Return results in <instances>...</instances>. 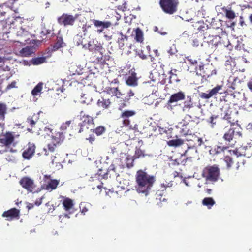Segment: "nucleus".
<instances>
[{
	"mask_svg": "<svg viewBox=\"0 0 252 252\" xmlns=\"http://www.w3.org/2000/svg\"><path fill=\"white\" fill-rule=\"evenodd\" d=\"M7 112V107L5 104L0 103V121L5 119V115Z\"/></svg>",
	"mask_w": 252,
	"mask_h": 252,
	"instance_id": "nucleus-42",
	"label": "nucleus"
},
{
	"mask_svg": "<svg viewBox=\"0 0 252 252\" xmlns=\"http://www.w3.org/2000/svg\"><path fill=\"white\" fill-rule=\"evenodd\" d=\"M62 204L64 209L67 212H70L74 206L73 200L69 198H65L63 200Z\"/></svg>",
	"mask_w": 252,
	"mask_h": 252,
	"instance_id": "nucleus-29",
	"label": "nucleus"
},
{
	"mask_svg": "<svg viewBox=\"0 0 252 252\" xmlns=\"http://www.w3.org/2000/svg\"><path fill=\"white\" fill-rule=\"evenodd\" d=\"M237 80H238V79L237 78L234 79H233V82L230 85V86H228V87H229L230 88L232 89V90L236 89V84H235V82H236V81Z\"/></svg>",
	"mask_w": 252,
	"mask_h": 252,
	"instance_id": "nucleus-60",
	"label": "nucleus"
},
{
	"mask_svg": "<svg viewBox=\"0 0 252 252\" xmlns=\"http://www.w3.org/2000/svg\"><path fill=\"white\" fill-rule=\"evenodd\" d=\"M83 124H82V122H81L79 124L78 126L76 127L75 130L78 133H81L86 129H88L90 128V126H88L87 125H85L84 126H83Z\"/></svg>",
	"mask_w": 252,
	"mask_h": 252,
	"instance_id": "nucleus-47",
	"label": "nucleus"
},
{
	"mask_svg": "<svg viewBox=\"0 0 252 252\" xmlns=\"http://www.w3.org/2000/svg\"><path fill=\"white\" fill-rule=\"evenodd\" d=\"M87 140H88L91 144H93V143L95 140V137L94 134H91L89 136L88 138H86Z\"/></svg>",
	"mask_w": 252,
	"mask_h": 252,
	"instance_id": "nucleus-58",
	"label": "nucleus"
},
{
	"mask_svg": "<svg viewBox=\"0 0 252 252\" xmlns=\"http://www.w3.org/2000/svg\"><path fill=\"white\" fill-rule=\"evenodd\" d=\"M94 63L97 64H100L104 65L105 63V60L103 58V56L101 53L100 54V56H97L94 61Z\"/></svg>",
	"mask_w": 252,
	"mask_h": 252,
	"instance_id": "nucleus-48",
	"label": "nucleus"
},
{
	"mask_svg": "<svg viewBox=\"0 0 252 252\" xmlns=\"http://www.w3.org/2000/svg\"><path fill=\"white\" fill-rule=\"evenodd\" d=\"M229 148V146L227 145L224 146H217L212 150V151L214 155H218L224 152L225 150H227Z\"/></svg>",
	"mask_w": 252,
	"mask_h": 252,
	"instance_id": "nucleus-38",
	"label": "nucleus"
},
{
	"mask_svg": "<svg viewBox=\"0 0 252 252\" xmlns=\"http://www.w3.org/2000/svg\"><path fill=\"white\" fill-rule=\"evenodd\" d=\"M134 95V93H133V92L132 91V90H130L128 93H127V95H126V96L127 98H129V100L130 99L131 97L132 96H133Z\"/></svg>",
	"mask_w": 252,
	"mask_h": 252,
	"instance_id": "nucleus-61",
	"label": "nucleus"
},
{
	"mask_svg": "<svg viewBox=\"0 0 252 252\" xmlns=\"http://www.w3.org/2000/svg\"><path fill=\"white\" fill-rule=\"evenodd\" d=\"M167 52L170 55H173L175 54L177 51L175 49V47L174 46V48H173V47H170L169 49L168 50Z\"/></svg>",
	"mask_w": 252,
	"mask_h": 252,
	"instance_id": "nucleus-59",
	"label": "nucleus"
},
{
	"mask_svg": "<svg viewBox=\"0 0 252 252\" xmlns=\"http://www.w3.org/2000/svg\"><path fill=\"white\" fill-rule=\"evenodd\" d=\"M134 39L135 41L139 43L143 42L144 40L143 32L139 28H137L134 30Z\"/></svg>",
	"mask_w": 252,
	"mask_h": 252,
	"instance_id": "nucleus-31",
	"label": "nucleus"
},
{
	"mask_svg": "<svg viewBox=\"0 0 252 252\" xmlns=\"http://www.w3.org/2000/svg\"><path fill=\"white\" fill-rule=\"evenodd\" d=\"M193 107V103L192 101L191 98L190 97L189 100L184 101L182 109L184 112H188Z\"/></svg>",
	"mask_w": 252,
	"mask_h": 252,
	"instance_id": "nucleus-37",
	"label": "nucleus"
},
{
	"mask_svg": "<svg viewBox=\"0 0 252 252\" xmlns=\"http://www.w3.org/2000/svg\"><path fill=\"white\" fill-rule=\"evenodd\" d=\"M202 204L208 208H211L215 204V201L212 197H206L203 199Z\"/></svg>",
	"mask_w": 252,
	"mask_h": 252,
	"instance_id": "nucleus-40",
	"label": "nucleus"
},
{
	"mask_svg": "<svg viewBox=\"0 0 252 252\" xmlns=\"http://www.w3.org/2000/svg\"><path fill=\"white\" fill-rule=\"evenodd\" d=\"M15 137L11 132H6L0 136V143L3 146L9 147L14 142Z\"/></svg>",
	"mask_w": 252,
	"mask_h": 252,
	"instance_id": "nucleus-10",
	"label": "nucleus"
},
{
	"mask_svg": "<svg viewBox=\"0 0 252 252\" xmlns=\"http://www.w3.org/2000/svg\"><path fill=\"white\" fill-rule=\"evenodd\" d=\"M139 57L142 60H145L147 59V56L145 55L142 50L139 51L138 54Z\"/></svg>",
	"mask_w": 252,
	"mask_h": 252,
	"instance_id": "nucleus-57",
	"label": "nucleus"
},
{
	"mask_svg": "<svg viewBox=\"0 0 252 252\" xmlns=\"http://www.w3.org/2000/svg\"><path fill=\"white\" fill-rule=\"evenodd\" d=\"M193 26L199 32L201 33L208 30L207 25L203 21H198L195 23Z\"/></svg>",
	"mask_w": 252,
	"mask_h": 252,
	"instance_id": "nucleus-32",
	"label": "nucleus"
},
{
	"mask_svg": "<svg viewBox=\"0 0 252 252\" xmlns=\"http://www.w3.org/2000/svg\"><path fill=\"white\" fill-rule=\"evenodd\" d=\"M241 129L240 125L238 123H230V127L229 130L226 132L223 136V139L225 141V145L229 146V147H232L234 144L232 143L235 134L239 136L242 134L240 131Z\"/></svg>",
	"mask_w": 252,
	"mask_h": 252,
	"instance_id": "nucleus-2",
	"label": "nucleus"
},
{
	"mask_svg": "<svg viewBox=\"0 0 252 252\" xmlns=\"http://www.w3.org/2000/svg\"><path fill=\"white\" fill-rule=\"evenodd\" d=\"M20 185L28 191L32 192L35 189L34 181L28 177H24L19 181Z\"/></svg>",
	"mask_w": 252,
	"mask_h": 252,
	"instance_id": "nucleus-7",
	"label": "nucleus"
},
{
	"mask_svg": "<svg viewBox=\"0 0 252 252\" xmlns=\"http://www.w3.org/2000/svg\"><path fill=\"white\" fill-rule=\"evenodd\" d=\"M72 123V121H67L65 123H63L61 126V129L62 130H66L68 127Z\"/></svg>",
	"mask_w": 252,
	"mask_h": 252,
	"instance_id": "nucleus-54",
	"label": "nucleus"
},
{
	"mask_svg": "<svg viewBox=\"0 0 252 252\" xmlns=\"http://www.w3.org/2000/svg\"><path fill=\"white\" fill-rule=\"evenodd\" d=\"M46 59L45 57H38L33 59V63L34 64L38 65L44 63Z\"/></svg>",
	"mask_w": 252,
	"mask_h": 252,
	"instance_id": "nucleus-52",
	"label": "nucleus"
},
{
	"mask_svg": "<svg viewBox=\"0 0 252 252\" xmlns=\"http://www.w3.org/2000/svg\"><path fill=\"white\" fill-rule=\"evenodd\" d=\"M222 10L224 12L225 16L227 18L230 20H232L235 18V13L233 10L231 9V8L228 9L224 7L222 8Z\"/></svg>",
	"mask_w": 252,
	"mask_h": 252,
	"instance_id": "nucleus-36",
	"label": "nucleus"
},
{
	"mask_svg": "<svg viewBox=\"0 0 252 252\" xmlns=\"http://www.w3.org/2000/svg\"><path fill=\"white\" fill-rule=\"evenodd\" d=\"M222 85H217L215 87L213 88L212 90L209 91L207 93L202 92L199 93V96L202 99H208L216 95L218 93L221 94L222 93H220L219 91L222 89Z\"/></svg>",
	"mask_w": 252,
	"mask_h": 252,
	"instance_id": "nucleus-11",
	"label": "nucleus"
},
{
	"mask_svg": "<svg viewBox=\"0 0 252 252\" xmlns=\"http://www.w3.org/2000/svg\"><path fill=\"white\" fill-rule=\"evenodd\" d=\"M93 23L94 26L98 28L96 31L98 33H101L104 29L110 27L112 25L109 21H101L94 19L93 20Z\"/></svg>",
	"mask_w": 252,
	"mask_h": 252,
	"instance_id": "nucleus-15",
	"label": "nucleus"
},
{
	"mask_svg": "<svg viewBox=\"0 0 252 252\" xmlns=\"http://www.w3.org/2000/svg\"><path fill=\"white\" fill-rule=\"evenodd\" d=\"M17 36L25 42L30 39L31 34L25 29L21 27L17 31Z\"/></svg>",
	"mask_w": 252,
	"mask_h": 252,
	"instance_id": "nucleus-19",
	"label": "nucleus"
},
{
	"mask_svg": "<svg viewBox=\"0 0 252 252\" xmlns=\"http://www.w3.org/2000/svg\"><path fill=\"white\" fill-rule=\"evenodd\" d=\"M118 91V87H107L105 88V92L107 94L114 96L115 93Z\"/></svg>",
	"mask_w": 252,
	"mask_h": 252,
	"instance_id": "nucleus-49",
	"label": "nucleus"
},
{
	"mask_svg": "<svg viewBox=\"0 0 252 252\" xmlns=\"http://www.w3.org/2000/svg\"><path fill=\"white\" fill-rule=\"evenodd\" d=\"M77 18V15L73 16L67 13H63L58 18L57 21L60 25L64 26H73Z\"/></svg>",
	"mask_w": 252,
	"mask_h": 252,
	"instance_id": "nucleus-6",
	"label": "nucleus"
},
{
	"mask_svg": "<svg viewBox=\"0 0 252 252\" xmlns=\"http://www.w3.org/2000/svg\"><path fill=\"white\" fill-rule=\"evenodd\" d=\"M59 184V180L51 179L48 182L47 184L46 185L45 189L48 191H51L57 188Z\"/></svg>",
	"mask_w": 252,
	"mask_h": 252,
	"instance_id": "nucleus-26",
	"label": "nucleus"
},
{
	"mask_svg": "<svg viewBox=\"0 0 252 252\" xmlns=\"http://www.w3.org/2000/svg\"><path fill=\"white\" fill-rule=\"evenodd\" d=\"M116 102L118 109L121 111L126 107L128 104L129 103V98H127L126 96L116 99Z\"/></svg>",
	"mask_w": 252,
	"mask_h": 252,
	"instance_id": "nucleus-23",
	"label": "nucleus"
},
{
	"mask_svg": "<svg viewBox=\"0 0 252 252\" xmlns=\"http://www.w3.org/2000/svg\"><path fill=\"white\" fill-rule=\"evenodd\" d=\"M220 169L217 165L207 166L203 170L202 177L206 181L214 182L217 181L220 176Z\"/></svg>",
	"mask_w": 252,
	"mask_h": 252,
	"instance_id": "nucleus-3",
	"label": "nucleus"
},
{
	"mask_svg": "<svg viewBox=\"0 0 252 252\" xmlns=\"http://www.w3.org/2000/svg\"><path fill=\"white\" fill-rule=\"evenodd\" d=\"M127 41V36L121 33V37L118 40V44L120 49L122 50L126 49V48L128 47Z\"/></svg>",
	"mask_w": 252,
	"mask_h": 252,
	"instance_id": "nucleus-22",
	"label": "nucleus"
},
{
	"mask_svg": "<svg viewBox=\"0 0 252 252\" xmlns=\"http://www.w3.org/2000/svg\"><path fill=\"white\" fill-rule=\"evenodd\" d=\"M16 82L14 81L12 82L10 84H9L5 88L6 91H8L12 88H14L16 87Z\"/></svg>",
	"mask_w": 252,
	"mask_h": 252,
	"instance_id": "nucleus-56",
	"label": "nucleus"
},
{
	"mask_svg": "<svg viewBox=\"0 0 252 252\" xmlns=\"http://www.w3.org/2000/svg\"><path fill=\"white\" fill-rule=\"evenodd\" d=\"M64 43L62 37L58 36L57 40L53 45L51 46V50L52 52L55 51L59 48L64 46Z\"/></svg>",
	"mask_w": 252,
	"mask_h": 252,
	"instance_id": "nucleus-30",
	"label": "nucleus"
},
{
	"mask_svg": "<svg viewBox=\"0 0 252 252\" xmlns=\"http://www.w3.org/2000/svg\"><path fill=\"white\" fill-rule=\"evenodd\" d=\"M188 141H191L193 142L191 147L193 148L197 146H200L203 143L202 138L198 137L195 135H192L191 139L188 140Z\"/></svg>",
	"mask_w": 252,
	"mask_h": 252,
	"instance_id": "nucleus-35",
	"label": "nucleus"
},
{
	"mask_svg": "<svg viewBox=\"0 0 252 252\" xmlns=\"http://www.w3.org/2000/svg\"><path fill=\"white\" fill-rule=\"evenodd\" d=\"M35 145L33 143L29 142L26 145L22 153V157L25 159H30L34 155L35 151Z\"/></svg>",
	"mask_w": 252,
	"mask_h": 252,
	"instance_id": "nucleus-8",
	"label": "nucleus"
},
{
	"mask_svg": "<svg viewBox=\"0 0 252 252\" xmlns=\"http://www.w3.org/2000/svg\"><path fill=\"white\" fill-rule=\"evenodd\" d=\"M123 116L125 117L129 118L135 115L136 112L134 110H125L122 112Z\"/></svg>",
	"mask_w": 252,
	"mask_h": 252,
	"instance_id": "nucleus-50",
	"label": "nucleus"
},
{
	"mask_svg": "<svg viewBox=\"0 0 252 252\" xmlns=\"http://www.w3.org/2000/svg\"><path fill=\"white\" fill-rule=\"evenodd\" d=\"M120 118L123 119L122 124L124 126L128 127L129 129H133L130 125V121L128 118L124 117L122 113L120 115Z\"/></svg>",
	"mask_w": 252,
	"mask_h": 252,
	"instance_id": "nucleus-45",
	"label": "nucleus"
},
{
	"mask_svg": "<svg viewBox=\"0 0 252 252\" xmlns=\"http://www.w3.org/2000/svg\"><path fill=\"white\" fill-rule=\"evenodd\" d=\"M83 47L86 48H88L89 51H100L103 47L100 43H98L97 41L96 44H94V41H93V43L92 44L90 42L88 43L87 45H83Z\"/></svg>",
	"mask_w": 252,
	"mask_h": 252,
	"instance_id": "nucleus-25",
	"label": "nucleus"
},
{
	"mask_svg": "<svg viewBox=\"0 0 252 252\" xmlns=\"http://www.w3.org/2000/svg\"><path fill=\"white\" fill-rule=\"evenodd\" d=\"M36 115H33L32 117H29L27 118V122L31 126L30 128H28L27 130L30 132H33V128L35 127V126L37 121L36 118Z\"/></svg>",
	"mask_w": 252,
	"mask_h": 252,
	"instance_id": "nucleus-27",
	"label": "nucleus"
},
{
	"mask_svg": "<svg viewBox=\"0 0 252 252\" xmlns=\"http://www.w3.org/2000/svg\"><path fill=\"white\" fill-rule=\"evenodd\" d=\"M42 32L43 33L44 35H46L50 34L51 33L53 34L52 31L50 30H46L45 31H42Z\"/></svg>",
	"mask_w": 252,
	"mask_h": 252,
	"instance_id": "nucleus-64",
	"label": "nucleus"
},
{
	"mask_svg": "<svg viewBox=\"0 0 252 252\" xmlns=\"http://www.w3.org/2000/svg\"><path fill=\"white\" fill-rule=\"evenodd\" d=\"M223 160L226 163L227 168H230L233 163L232 158L230 156H226L224 157Z\"/></svg>",
	"mask_w": 252,
	"mask_h": 252,
	"instance_id": "nucleus-51",
	"label": "nucleus"
},
{
	"mask_svg": "<svg viewBox=\"0 0 252 252\" xmlns=\"http://www.w3.org/2000/svg\"><path fill=\"white\" fill-rule=\"evenodd\" d=\"M195 123L193 121H191L189 123H187V124H184L183 126L185 127V128L182 129V131L181 133L182 135H191L192 134V130H193V125Z\"/></svg>",
	"mask_w": 252,
	"mask_h": 252,
	"instance_id": "nucleus-21",
	"label": "nucleus"
},
{
	"mask_svg": "<svg viewBox=\"0 0 252 252\" xmlns=\"http://www.w3.org/2000/svg\"><path fill=\"white\" fill-rule=\"evenodd\" d=\"M135 180L137 192L147 196L156 181V177L148 174L145 170L140 169L136 172Z\"/></svg>",
	"mask_w": 252,
	"mask_h": 252,
	"instance_id": "nucleus-1",
	"label": "nucleus"
},
{
	"mask_svg": "<svg viewBox=\"0 0 252 252\" xmlns=\"http://www.w3.org/2000/svg\"><path fill=\"white\" fill-rule=\"evenodd\" d=\"M97 106L104 110H109L112 105V102L110 98L103 95L99 98L96 103Z\"/></svg>",
	"mask_w": 252,
	"mask_h": 252,
	"instance_id": "nucleus-9",
	"label": "nucleus"
},
{
	"mask_svg": "<svg viewBox=\"0 0 252 252\" xmlns=\"http://www.w3.org/2000/svg\"><path fill=\"white\" fill-rule=\"evenodd\" d=\"M20 210L15 208H11L7 211H4L2 216L6 218L8 220H11L14 219H19L20 218Z\"/></svg>",
	"mask_w": 252,
	"mask_h": 252,
	"instance_id": "nucleus-12",
	"label": "nucleus"
},
{
	"mask_svg": "<svg viewBox=\"0 0 252 252\" xmlns=\"http://www.w3.org/2000/svg\"><path fill=\"white\" fill-rule=\"evenodd\" d=\"M43 83L41 82L37 84V85L35 86V87L32 91V95L33 96L37 95L38 94L42 91L43 88Z\"/></svg>",
	"mask_w": 252,
	"mask_h": 252,
	"instance_id": "nucleus-43",
	"label": "nucleus"
},
{
	"mask_svg": "<svg viewBox=\"0 0 252 252\" xmlns=\"http://www.w3.org/2000/svg\"><path fill=\"white\" fill-rule=\"evenodd\" d=\"M79 207L80 209V212L83 215H85V213L88 211V208L86 206V204H85V203H81L80 204Z\"/></svg>",
	"mask_w": 252,
	"mask_h": 252,
	"instance_id": "nucleus-53",
	"label": "nucleus"
},
{
	"mask_svg": "<svg viewBox=\"0 0 252 252\" xmlns=\"http://www.w3.org/2000/svg\"><path fill=\"white\" fill-rule=\"evenodd\" d=\"M136 73L133 72L127 78L126 84L129 86H135L137 85V78L136 76Z\"/></svg>",
	"mask_w": 252,
	"mask_h": 252,
	"instance_id": "nucleus-33",
	"label": "nucleus"
},
{
	"mask_svg": "<svg viewBox=\"0 0 252 252\" xmlns=\"http://www.w3.org/2000/svg\"><path fill=\"white\" fill-rule=\"evenodd\" d=\"M35 48L33 46H26L20 51V54L22 57H29L35 52Z\"/></svg>",
	"mask_w": 252,
	"mask_h": 252,
	"instance_id": "nucleus-24",
	"label": "nucleus"
},
{
	"mask_svg": "<svg viewBox=\"0 0 252 252\" xmlns=\"http://www.w3.org/2000/svg\"><path fill=\"white\" fill-rule=\"evenodd\" d=\"M178 4V0H160L159 1V5L162 10L164 13L170 15L177 11Z\"/></svg>",
	"mask_w": 252,
	"mask_h": 252,
	"instance_id": "nucleus-4",
	"label": "nucleus"
},
{
	"mask_svg": "<svg viewBox=\"0 0 252 252\" xmlns=\"http://www.w3.org/2000/svg\"><path fill=\"white\" fill-rule=\"evenodd\" d=\"M185 98V95L184 93L182 91H180L177 93L173 94L170 96L169 99L167 102V104L169 105L179 101L183 100Z\"/></svg>",
	"mask_w": 252,
	"mask_h": 252,
	"instance_id": "nucleus-16",
	"label": "nucleus"
},
{
	"mask_svg": "<svg viewBox=\"0 0 252 252\" xmlns=\"http://www.w3.org/2000/svg\"><path fill=\"white\" fill-rule=\"evenodd\" d=\"M83 111H82L80 112V115L82 116V124L83 126L87 125L88 126H92V127L94 128V122L92 117L89 115H82Z\"/></svg>",
	"mask_w": 252,
	"mask_h": 252,
	"instance_id": "nucleus-18",
	"label": "nucleus"
},
{
	"mask_svg": "<svg viewBox=\"0 0 252 252\" xmlns=\"http://www.w3.org/2000/svg\"><path fill=\"white\" fill-rule=\"evenodd\" d=\"M199 70L197 75L202 76L203 79L207 80V79L213 75H216L217 71L212 64H204L201 63L199 64Z\"/></svg>",
	"mask_w": 252,
	"mask_h": 252,
	"instance_id": "nucleus-5",
	"label": "nucleus"
},
{
	"mask_svg": "<svg viewBox=\"0 0 252 252\" xmlns=\"http://www.w3.org/2000/svg\"><path fill=\"white\" fill-rule=\"evenodd\" d=\"M90 130L92 131L97 136H100L105 132L106 128L103 126H99L95 128H91Z\"/></svg>",
	"mask_w": 252,
	"mask_h": 252,
	"instance_id": "nucleus-41",
	"label": "nucleus"
},
{
	"mask_svg": "<svg viewBox=\"0 0 252 252\" xmlns=\"http://www.w3.org/2000/svg\"><path fill=\"white\" fill-rule=\"evenodd\" d=\"M177 72V70L175 69H171L170 72V77H169V83H172L174 82H179L180 80L178 78L177 75L176 74Z\"/></svg>",
	"mask_w": 252,
	"mask_h": 252,
	"instance_id": "nucleus-39",
	"label": "nucleus"
},
{
	"mask_svg": "<svg viewBox=\"0 0 252 252\" xmlns=\"http://www.w3.org/2000/svg\"><path fill=\"white\" fill-rule=\"evenodd\" d=\"M65 138L64 134L63 132L58 131L52 133L51 136V141L60 145Z\"/></svg>",
	"mask_w": 252,
	"mask_h": 252,
	"instance_id": "nucleus-17",
	"label": "nucleus"
},
{
	"mask_svg": "<svg viewBox=\"0 0 252 252\" xmlns=\"http://www.w3.org/2000/svg\"><path fill=\"white\" fill-rule=\"evenodd\" d=\"M247 86L248 88L252 92V77L248 82Z\"/></svg>",
	"mask_w": 252,
	"mask_h": 252,
	"instance_id": "nucleus-62",
	"label": "nucleus"
},
{
	"mask_svg": "<svg viewBox=\"0 0 252 252\" xmlns=\"http://www.w3.org/2000/svg\"><path fill=\"white\" fill-rule=\"evenodd\" d=\"M44 131L47 132V133H52L53 129L50 128L49 126H46L44 128Z\"/></svg>",
	"mask_w": 252,
	"mask_h": 252,
	"instance_id": "nucleus-63",
	"label": "nucleus"
},
{
	"mask_svg": "<svg viewBox=\"0 0 252 252\" xmlns=\"http://www.w3.org/2000/svg\"><path fill=\"white\" fill-rule=\"evenodd\" d=\"M136 159L133 158V157L128 156L126 158V166L127 168H130L133 166L134 165V161Z\"/></svg>",
	"mask_w": 252,
	"mask_h": 252,
	"instance_id": "nucleus-46",
	"label": "nucleus"
},
{
	"mask_svg": "<svg viewBox=\"0 0 252 252\" xmlns=\"http://www.w3.org/2000/svg\"><path fill=\"white\" fill-rule=\"evenodd\" d=\"M114 96H115L116 97V99L120 98L121 97H123L125 96H126L125 94H123L120 90L118 87V91L115 93V94Z\"/></svg>",
	"mask_w": 252,
	"mask_h": 252,
	"instance_id": "nucleus-55",
	"label": "nucleus"
},
{
	"mask_svg": "<svg viewBox=\"0 0 252 252\" xmlns=\"http://www.w3.org/2000/svg\"><path fill=\"white\" fill-rule=\"evenodd\" d=\"M186 59L188 62V70L191 73H196L199 70V64H198L197 61L192 58L191 56L186 57Z\"/></svg>",
	"mask_w": 252,
	"mask_h": 252,
	"instance_id": "nucleus-14",
	"label": "nucleus"
},
{
	"mask_svg": "<svg viewBox=\"0 0 252 252\" xmlns=\"http://www.w3.org/2000/svg\"><path fill=\"white\" fill-rule=\"evenodd\" d=\"M59 145V144H56V143L51 141V143L47 145L48 151L46 149H44L45 151V155L46 156L49 155V151L52 153L55 152L56 150V149Z\"/></svg>",
	"mask_w": 252,
	"mask_h": 252,
	"instance_id": "nucleus-34",
	"label": "nucleus"
},
{
	"mask_svg": "<svg viewBox=\"0 0 252 252\" xmlns=\"http://www.w3.org/2000/svg\"><path fill=\"white\" fill-rule=\"evenodd\" d=\"M150 155L146 153L145 150H142L140 147L137 146L135 148L134 155H133V158L138 159L140 158H144L146 156H150Z\"/></svg>",
	"mask_w": 252,
	"mask_h": 252,
	"instance_id": "nucleus-28",
	"label": "nucleus"
},
{
	"mask_svg": "<svg viewBox=\"0 0 252 252\" xmlns=\"http://www.w3.org/2000/svg\"><path fill=\"white\" fill-rule=\"evenodd\" d=\"M204 36V42H207L209 45H211L212 48L216 47L219 44H220L221 37L219 35H210L207 36V32H205Z\"/></svg>",
	"mask_w": 252,
	"mask_h": 252,
	"instance_id": "nucleus-13",
	"label": "nucleus"
},
{
	"mask_svg": "<svg viewBox=\"0 0 252 252\" xmlns=\"http://www.w3.org/2000/svg\"><path fill=\"white\" fill-rule=\"evenodd\" d=\"M197 150L195 148L191 146L188 147V149L185 151L184 153L181 155V158L186 157V159H191L192 158H194L196 155Z\"/></svg>",
	"mask_w": 252,
	"mask_h": 252,
	"instance_id": "nucleus-20",
	"label": "nucleus"
},
{
	"mask_svg": "<svg viewBox=\"0 0 252 252\" xmlns=\"http://www.w3.org/2000/svg\"><path fill=\"white\" fill-rule=\"evenodd\" d=\"M168 145L170 146L177 147L184 143V140L181 139L171 140L168 141Z\"/></svg>",
	"mask_w": 252,
	"mask_h": 252,
	"instance_id": "nucleus-44",
	"label": "nucleus"
}]
</instances>
